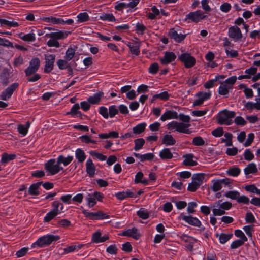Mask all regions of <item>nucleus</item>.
I'll return each instance as SVG.
<instances>
[{
  "mask_svg": "<svg viewBox=\"0 0 260 260\" xmlns=\"http://www.w3.org/2000/svg\"><path fill=\"white\" fill-rule=\"evenodd\" d=\"M135 147L134 150L138 151L142 148L145 144V140L143 138L137 139L134 141Z\"/></svg>",
  "mask_w": 260,
  "mask_h": 260,
  "instance_id": "nucleus-48",
  "label": "nucleus"
},
{
  "mask_svg": "<svg viewBox=\"0 0 260 260\" xmlns=\"http://www.w3.org/2000/svg\"><path fill=\"white\" fill-rule=\"evenodd\" d=\"M118 113V109L116 106L111 105L109 108V116L111 117H114Z\"/></svg>",
  "mask_w": 260,
  "mask_h": 260,
  "instance_id": "nucleus-59",
  "label": "nucleus"
},
{
  "mask_svg": "<svg viewBox=\"0 0 260 260\" xmlns=\"http://www.w3.org/2000/svg\"><path fill=\"white\" fill-rule=\"evenodd\" d=\"M211 95L210 92H199L196 93V97H200L203 101L209 99Z\"/></svg>",
  "mask_w": 260,
  "mask_h": 260,
  "instance_id": "nucleus-62",
  "label": "nucleus"
},
{
  "mask_svg": "<svg viewBox=\"0 0 260 260\" xmlns=\"http://www.w3.org/2000/svg\"><path fill=\"white\" fill-rule=\"evenodd\" d=\"M245 242V241L239 239L236 240L231 243L230 248L232 249H237L243 245Z\"/></svg>",
  "mask_w": 260,
  "mask_h": 260,
  "instance_id": "nucleus-55",
  "label": "nucleus"
},
{
  "mask_svg": "<svg viewBox=\"0 0 260 260\" xmlns=\"http://www.w3.org/2000/svg\"><path fill=\"white\" fill-rule=\"evenodd\" d=\"M178 59L184 63V66L186 68H191L196 63L195 58L188 53H184L181 54L178 57Z\"/></svg>",
  "mask_w": 260,
  "mask_h": 260,
  "instance_id": "nucleus-10",
  "label": "nucleus"
},
{
  "mask_svg": "<svg viewBox=\"0 0 260 260\" xmlns=\"http://www.w3.org/2000/svg\"><path fill=\"white\" fill-rule=\"evenodd\" d=\"M181 217L183 220L191 225L200 227L202 225L201 222L196 217L184 215L182 213L181 214Z\"/></svg>",
  "mask_w": 260,
  "mask_h": 260,
  "instance_id": "nucleus-17",
  "label": "nucleus"
},
{
  "mask_svg": "<svg viewBox=\"0 0 260 260\" xmlns=\"http://www.w3.org/2000/svg\"><path fill=\"white\" fill-rule=\"evenodd\" d=\"M56 56L55 54H47L44 55L45 66L44 72L45 73H49L53 69Z\"/></svg>",
  "mask_w": 260,
  "mask_h": 260,
  "instance_id": "nucleus-8",
  "label": "nucleus"
},
{
  "mask_svg": "<svg viewBox=\"0 0 260 260\" xmlns=\"http://www.w3.org/2000/svg\"><path fill=\"white\" fill-rule=\"evenodd\" d=\"M86 200L87 202V206L90 208L93 207L96 204V201L95 200L92 193H88L86 196Z\"/></svg>",
  "mask_w": 260,
  "mask_h": 260,
  "instance_id": "nucleus-43",
  "label": "nucleus"
},
{
  "mask_svg": "<svg viewBox=\"0 0 260 260\" xmlns=\"http://www.w3.org/2000/svg\"><path fill=\"white\" fill-rule=\"evenodd\" d=\"M184 160L183 164L186 166H194L197 165V162L193 160L194 155L193 154H187L183 156Z\"/></svg>",
  "mask_w": 260,
  "mask_h": 260,
  "instance_id": "nucleus-25",
  "label": "nucleus"
},
{
  "mask_svg": "<svg viewBox=\"0 0 260 260\" xmlns=\"http://www.w3.org/2000/svg\"><path fill=\"white\" fill-rule=\"evenodd\" d=\"M137 215L143 219H147L149 217V213L143 209H141L137 212Z\"/></svg>",
  "mask_w": 260,
  "mask_h": 260,
  "instance_id": "nucleus-63",
  "label": "nucleus"
},
{
  "mask_svg": "<svg viewBox=\"0 0 260 260\" xmlns=\"http://www.w3.org/2000/svg\"><path fill=\"white\" fill-rule=\"evenodd\" d=\"M205 175L203 173H198L194 174L192 177V181L194 182L199 187L203 183Z\"/></svg>",
  "mask_w": 260,
  "mask_h": 260,
  "instance_id": "nucleus-30",
  "label": "nucleus"
},
{
  "mask_svg": "<svg viewBox=\"0 0 260 260\" xmlns=\"http://www.w3.org/2000/svg\"><path fill=\"white\" fill-rule=\"evenodd\" d=\"M235 115L236 113L234 111L224 109L218 113L217 121L220 125H230L233 123L232 119Z\"/></svg>",
  "mask_w": 260,
  "mask_h": 260,
  "instance_id": "nucleus-2",
  "label": "nucleus"
},
{
  "mask_svg": "<svg viewBox=\"0 0 260 260\" xmlns=\"http://www.w3.org/2000/svg\"><path fill=\"white\" fill-rule=\"evenodd\" d=\"M207 16L200 10L194 12H191L187 14L184 19L185 21L189 22L198 23L202 20L205 19Z\"/></svg>",
  "mask_w": 260,
  "mask_h": 260,
  "instance_id": "nucleus-5",
  "label": "nucleus"
},
{
  "mask_svg": "<svg viewBox=\"0 0 260 260\" xmlns=\"http://www.w3.org/2000/svg\"><path fill=\"white\" fill-rule=\"evenodd\" d=\"M30 126V123L29 122H27L26 125L19 124L18 126V132L22 135L23 136H25L27 133L28 129Z\"/></svg>",
  "mask_w": 260,
  "mask_h": 260,
  "instance_id": "nucleus-44",
  "label": "nucleus"
},
{
  "mask_svg": "<svg viewBox=\"0 0 260 260\" xmlns=\"http://www.w3.org/2000/svg\"><path fill=\"white\" fill-rule=\"evenodd\" d=\"M180 239L186 243L187 244L185 246L187 249L190 251L193 250V244L197 242V239L186 234H182L180 236Z\"/></svg>",
  "mask_w": 260,
  "mask_h": 260,
  "instance_id": "nucleus-15",
  "label": "nucleus"
},
{
  "mask_svg": "<svg viewBox=\"0 0 260 260\" xmlns=\"http://www.w3.org/2000/svg\"><path fill=\"white\" fill-rule=\"evenodd\" d=\"M121 235L123 236L132 237L136 240L139 239L141 237V235L138 229L135 227H133L132 229H128L125 231H123Z\"/></svg>",
  "mask_w": 260,
  "mask_h": 260,
  "instance_id": "nucleus-19",
  "label": "nucleus"
},
{
  "mask_svg": "<svg viewBox=\"0 0 260 260\" xmlns=\"http://www.w3.org/2000/svg\"><path fill=\"white\" fill-rule=\"evenodd\" d=\"M168 36L175 42L180 43L185 39L186 35L178 33L174 28H171L168 32Z\"/></svg>",
  "mask_w": 260,
  "mask_h": 260,
  "instance_id": "nucleus-16",
  "label": "nucleus"
},
{
  "mask_svg": "<svg viewBox=\"0 0 260 260\" xmlns=\"http://www.w3.org/2000/svg\"><path fill=\"white\" fill-rule=\"evenodd\" d=\"M244 159L247 161H251L254 159V154L252 153L250 149H247L245 150L244 153Z\"/></svg>",
  "mask_w": 260,
  "mask_h": 260,
  "instance_id": "nucleus-60",
  "label": "nucleus"
},
{
  "mask_svg": "<svg viewBox=\"0 0 260 260\" xmlns=\"http://www.w3.org/2000/svg\"><path fill=\"white\" fill-rule=\"evenodd\" d=\"M40 64L41 61L39 58H32L29 61V66L24 70L26 77H29L36 73L39 70Z\"/></svg>",
  "mask_w": 260,
  "mask_h": 260,
  "instance_id": "nucleus-7",
  "label": "nucleus"
},
{
  "mask_svg": "<svg viewBox=\"0 0 260 260\" xmlns=\"http://www.w3.org/2000/svg\"><path fill=\"white\" fill-rule=\"evenodd\" d=\"M19 84L15 82L8 87L1 94V98L3 100H8L12 95L13 92L18 88Z\"/></svg>",
  "mask_w": 260,
  "mask_h": 260,
  "instance_id": "nucleus-12",
  "label": "nucleus"
},
{
  "mask_svg": "<svg viewBox=\"0 0 260 260\" xmlns=\"http://www.w3.org/2000/svg\"><path fill=\"white\" fill-rule=\"evenodd\" d=\"M70 34L69 31L57 30L56 32L46 34L45 37L58 41V40L64 39Z\"/></svg>",
  "mask_w": 260,
  "mask_h": 260,
  "instance_id": "nucleus-14",
  "label": "nucleus"
},
{
  "mask_svg": "<svg viewBox=\"0 0 260 260\" xmlns=\"http://www.w3.org/2000/svg\"><path fill=\"white\" fill-rule=\"evenodd\" d=\"M237 78L235 76H232L227 79L222 83L225 84L226 86L230 87L231 89L233 88V85L235 84L237 80Z\"/></svg>",
  "mask_w": 260,
  "mask_h": 260,
  "instance_id": "nucleus-49",
  "label": "nucleus"
},
{
  "mask_svg": "<svg viewBox=\"0 0 260 260\" xmlns=\"http://www.w3.org/2000/svg\"><path fill=\"white\" fill-rule=\"evenodd\" d=\"M154 97L158 98V99L163 101H167L169 100V98L170 97V95L167 91H164L160 93L155 94Z\"/></svg>",
  "mask_w": 260,
  "mask_h": 260,
  "instance_id": "nucleus-61",
  "label": "nucleus"
},
{
  "mask_svg": "<svg viewBox=\"0 0 260 260\" xmlns=\"http://www.w3.org/2000/svg\"><path fill=\"white\" fill-rule=\"evenodd\" d=\"M192 144L197 146H201L205 145V142L201 136H197L192 140Z\"/></svg>",
  "mask_w": 260,
  "mask_h": 260,
  "instance_id": "nucleus-51",
  "label": "nucleus"
},
{
  "mask_svg": "<svg viewBox=\"0 0 260 260\" xmlns=\"http://www.w3.org/2000/svg\"><path fill=\"white\" fill-rule=\"evenodd\" d=\"M257 71V68L254 67H251L245 71V75H248L247 79H250L252 75H254Z\"/></svg>",
  "mask_w": 260,
  "mask_h": 260,
  "instance_id": "nucleus-57",
  "label": "nucleus"
},
{
  "mask_svg": "<svg viewBox=\"0 0 260 260\" xmlns=\"http://www.w3.org/2000/svg\"><path fill=\"white\" fill-rule=\"evenodd\" d=\"M258 171L256 165L254 162L249 164L244 169L245 175L255 174Z\"/></svg>",
  "mask_w": 260,
  "mask_h": 260,
  "instance_id": "nucleus-34",
  "label": "nucleus"
},
{
  "mask_svg": "<svg viewBox=\"0 0 260 260\" xmlns=\"http://www.w3.org/2000/svg\"><path fill=\"white\" fill-rule=\"evenodd\" d=\"M82 213L84 216L91 220H101L109 218V216L102 211L96 212H89L87 210H83Z\"/></svg>",
  "mask_w": 260,
  "mask_h": 260,
  "instance_id": "nucleus-9",
  "label": "nucleus"
},
{
  "mask_svg": "<svg viewBox=\"0 0 260 260\" xmlns=\"http://www.w3.org/2000/svg\"><path fill=\"white\" fill-rule=\"evenodd\" d=\"M219 200L212 205L213 207L212 212L214 216H222L225 214V211L230 209L232 207L231 202L226 201L221 203Z\"/></svg>",
  "mask_w": 260,
  "mask_h": 260,
  "instance_id": "nucleus-3",
  "label": "nucleus"
},
{
  "mask_svg": "<svg viewBox=\"0 0 260 260\" xmlns=\"http://www.w3.org/2000/svg\"><path fill=\"white\" fill-rule=\"evenodd\" d=\"M159 156L161 159L169 160L173 158V155L170 148H165L159 152Z\"/></svg>",
  "mask_w": 260,
  "mask_h": 260,
  "instance_id": "nucleus-26",
  "label": "nucleus"
},
{
  "mask_svg": "<svg viewBox=\"0 0 260 260\" xmlns=\"http://www.w3.org/2000/svg\"><path fill=\"white\" fill-rule=\"evenodd\" d=\"M75 49L72 47H69L66 52L64 59L67 60H71L75 56Z\"/></svg>",
  "mask_w": 260,
  "mask_h": 260,
  "instance_id": "nucleus-46",
  "label": "nucleus"
},
{
  "mask_svg": "<svg viewBox=\"0 0 260 260\" xmlns=\"http://www.w3.org/2000/svg\"><path fill=\"white\" fill-rule=\"evenodd\" d=\"M234 234L236 237L240 238L239 240L246 242L248 240L247 238L244 233L240 230H236L234 231Z\"/></svg>",
  "mask_w": 260,
  "mask_h": 260,
  "instance_id": "nucleus-56",
  "label": "nucleus"
},
{
  "mask_svg": "<svg viewBox=\"0 0 260 260\" xmlns=\"http://www.w3.org/2000/svg\"><path fill=\"white\" fill-rule=\"evenodd\" d=\"M212 186L211 188L214 192H217L221 189L222 185H229L230 184V179L226 178L222 179H214L212 181Z\"/></svg>",
  "mask_w": 260,
  "mask_h": 260,
  "instance_id": "nucleus-13",
  "label": "nucleus"
},
{
  "mask_svg": "<svg viewBox=\"0 0 260 260\" xmlns=\"http://www.w3.org/2000/svg\"><path fill=\"white\" fill-rule=\"evenodd\" d=\"M1 26H7L10 27H17L19 26V23L16 21H9L5 19L0 18Z\"/></svg>",
  "mask_w": 260,
  "mask_h": 260,
  "instance_id": "nucleus-39",
  "label": "nucleus"
},
{
  "mask_svg": "<svg viewBox=\"0 0 260 260\" xmlns=\"http://www.w3.org/2000/svg\"><path fill=\"white\" fill-rule=\"evenodd\" d=\"M51 206L53 208H54L59 214L63 213L64 206L63 205L58 201H55L52 203Z\"/></svg>",
  "mask_w": 260,
  "mask_h": 260,
  "instance_id": "nucleus-42",
  "label": "nucleus"
},
{
  "mask_svg": "<svg viewBox=\"0 0 260 260\" xmlns=\"http://www.w3.org/2000/svg\"><path fill=\"white\" fill-rule=\"evenodd\" d=\"M190 125L189 124H185L175 121H172L167 124L168 129H175L178 132L187 134H189L191 133V131L188 128Z\"/></svg>",
  "mask_w": 260,
  "mask_h": 260,
  "instance_id": "nucleus-6",
  "label": "nucleus"
},
{
  "mask_svg": "<svg viewBox=\"0 0 260 260\" xmlns=\"http://www.w3.org/2000/svg\"><path fill=\"white\" fill-rule=\"evenodd\" d=\"M68 61L66 59H58L56 61V64L60 70L69 69L71 73L73 72L72 68L71 66L68 63Z\"/></svg>",
  "mask_w": 260,
  "mask_h": 260,
  "instance_id": "nucleus-32",
  "label": "nucleus"
},
{
  "mask_svg": "<svg viewBox=\"0 0 260 260\" xmlns=\"http://www.w3.org/2000/svg\"><path fill=\"white\" fill-rule=\"evenodd\" d=\"M231 89H232L230 87H228L221 83L218 88V94L220 95H223L226 98L228 96L229 91Z\"/></svg>",
  "mask_w": 260,
  "mask_h": 260,
  "instance_id": "nucleus-37",
  "label": "nucleus"
},
{
  "mask_svg": "<svg viewBox=\"0 0 260 260\" xmlns=\"http://www.w3.org/2000/svg\"><path fill=\"white\" fill-rule=\"evenodd\" d=\"M86 171L90 177H93L95 175V166L90 158H88L86 161Z\"/></svg>",
  "mask_w": 260,
  "mask_h": 260,
  "instance_id": "nucleus-21",
  "label": "nucleus"
},
{
  "mask_svg": "<svg viewBox=\"0 0 260 260\" xmlns=\"http://www.w3.org/2000/svg\"><path fill=\"white\" fill-rule=\"evenodd\" d=\"M100 19L103 21L114 22L116 19L112 13H103L100 16Z\"/></svg>",
  "mask_w": 260,
  "mask_h": 260,
  "instance_id": "nucleus-45",
  "label": "nucleus"
},
{
  "mask_svg": "<svg viewBox=\"0 0 260 260\" xmlns=\"http://www.w3.org/2000/svg\"><path fill=\"white\" fill-rule=\"evenodd\" d=\"M178 114L177 112L172 110H167L160 117V119L162 121H165L168 119H177Z\"/></svg>",
  "mask_w": 260,
  "mask_h": 260,
  "instance_id": "nucleus-22",
  "label": "nucleus"
},
{
  "mask_svg": "<svg viewBox=\"0 0 260 260\" xmlns=\"http://www.w3.org/2000/svg\"><path fill=\"white\" fill-rule=\"evenodd\" d=\"M45 169L49 174L54 175L63 169V167L59 166L57 160L51 159L45 164Z\"/></svg>",
  "mask_w": 260,
  "mask_h": 260,
  "instance_id": "nucleus-4",
  "label": "nucleus"
},
{
  "mask_svg": "<svg viewBox=\"0 0 260 260\" xmlns=\"http://www.w3.org/2000/svg\"><path fill=\"white\" fill-rule=\"evenodd\" d=\"M240 193L237 191H228L225 192L224 196L232 200H236L239 196Z\"/></svg>",
  "mask_w": 260,
  "mask_h": 260,
  "instance_id": "nucleus-50",
  "label": "nucleus"
},
{
  "mask_svg": "<svg viewBox=\"0 0 260 260\" xmlns=\"http://www.w3.org/2000/svg\"><path fill=\"white\" fill-rule=\"evenodd\" d=\"M78 22H84L88 21L89 18L88 14L86 12L80 13L77 15Z\"/></svg>",
  "mask_w": 260,
  "mask_h": 260,
  "instance_id": "nucleus-52",
  "label": "nucleus"
},
{
  "mask_svg": "<svg viewBox=\"0 0 260 260\" xmlns=\"http://www.w3.org/2000/svg\"><path fill=\"white\" fill-rule=\"evenodd\" d=\"M175 143L176 140L171 135L166 134L162 138V144L166 146L174 145Z\"/></svg>",
  "mask_w": 260,
  "mask_h": 260,
  "instance_id": "nucleus-33",
  "label": "nucleus"
},
{
  "mask_svg": "<svg viewBox=\"0 0 260 260\" xmlns=\"http://www.w3.org/2000/svg\"><path fill=\"white\" fill-rule=\"evenodd\" d=\"M18 38L26 42H34L36 40V36L33 30L27 34H24L21 32L18 35Z\"/></svg>",
  "mask_w": 260,
  "mask_h": 260,
  "instance_id": "nucleus-24",
  "label": "nucleus"
},
{
  "mask_svg": "<svg viewBox=\"0 0 260 260\" xmlns=\"http://www.w3.org/2000/svg\"><path fill=\"white\" fill-rule=\"evenodd\" d=\"M109 239L108 235L105 234L102 236V233L100 231H97L93 233L91 240L93 243H99L104 242Z\"/></svg>",
  "mask_w": 260,
  "mask_h": 260,
  "instance_id": "nucleus-18",
  "label": "nucleus"
},
{
  "mask_svg": "<svg viewBox=\"0 0 260 260\" xmlns=\"http://www.w3.org/2000/svg\"><path fill=\"white\" fill-rule=\"evenodd\" d=\"M159 70V65L158 63L154 62L150 65L148 68V72L149 73L155 75L156 74Z\"/></svg>",
  "mask_w": 260,
  "mask_h": 260,
  "instance_id": "nucleus-54",
  "label": "nucleus"
},
{
  "mask_svg": "<svg viewBox=\"0 0 260 260\" xmlns=\"http://www.w3.org/2000/svg\"><path fill=\"white\" fill-rule=\"evenodd\" d=\"M60 239V237L57 235H46L40 237L38 240L31 244V248H41L50 245L53 242Z\"/></svg>",
  "mask_w": 260,
  "mask_h": 260,
  "instance_id": "nucleus-1",
  "label": "nucleus"
},
{
  "mask_svg": "<svg viewBox=\"0 0 260 260\" xmlns=\"http://www.w3.org/2000/svg\"><path fill=\"white\" fill-rule=\"evenodd\" d=\"M210 0H202L201 2L202 7L206 12H209L211 11V8L209 5Z\"/></svg>",
  "mask_w": 260,
  "mask_h": 260,
  "instance_id": "nucleus-64",
  "label": "nucleus"
},
{
  "mask_svg": "<svg viewBox=\"0 0 260 260\" xmlns=\"http://www.w3.org/2000/svg\"><path fill=\"white\" fill-rule=\"evenodd\" d=\"M16 158V155L14 154H8L4 153L2 155L1 162L2 165H6L11 160H12Z\"/></svg>",
  "mask_w": 260,
  "mask_h": 260,
  "instance_id": "nucleus-31",
  "label": "nucleus"
},
{
  "mask_svg": "<svg viewBox=\"0 0 260 260\" xmlns=\"http://www.w3.org/2000/svg\"><path fill=\"white\" fill-rule=\"evenodd\" d=\"M90 154L92 156L95 157L97 159L101 161L105 160L107 159L106 156L103 155L102 153H98L95 151H91L90 152Z\"/></svg>",
  "mask_w": 260,
  "mask_h": 260,
  "instance_id": "nucleus-58",
  "label": "nucleus"
},
{
  "mask_svg": "<svg viewBox=\"0 0 260 260\" xmlns=\"http://www.w3.org/2000/svg\"><path fill=\"white\" fill-rule=\"evenodd\" d=\"M146 123L145 122L137 124L133 128V132L134 134L139 135L143 133L146 128Z\"/></svg>",
  "mask_w": 260,
  "mask_h": 260,
  "instance_id": "nucleus-40",
  "label": "nucleus"
},
{
  "mask_svg": "<svg viewBox=\"0 0 260 260\" xmlns=\"http://www.w3.org/2000/svg\"><path fill=\"white\" fill-rule=\"evenodd\" d=\"M216 237H218L220 243L224 244L227 242L230 239L232 238L233 237V234H225V233H221V234H216Z\"/></svg>",
  "mask_w": 260,
  "mask_h": 260,
  "instance_id": "nucleus-35",
  "label": "nucleus"
},
{
  "mask_svg": "<svg viewBox=\"0 0 260 260\" xmlns=\"http://www.w3.org/2000/svg\"><path fill=\"white\" fill-rule=\"evenodd\" d=\"M104 96V93L102 91L98 92L88 99V102L92 104H98L102 97Z\"/></svg>",
  "mask_w": 260,
  "mask_h": 260,
  "instance_id": "nucleus-28",
  "label": "nucleus"
},
{
  "mask_svg": "<svg viewBox=\"0 0 260 260\" xmlns=\"http://www.w3.org/2000/svg\"><path fill=\"white\" fill-rule=\"evenodd\" d=\"M134 155L139 158L140 160L143 162L145 160H152L154 157L153 153H148L145 154H140L139 153H134Z\"/></svg>",
  "mask_w": 260,
  "mask_h": 260,
  "instance_id": "nucleus-29",
  "label": "nucleus"
},
{
  "mask_svg": "<svg viewBox=\"0 0 260 260\" xmlns=\"http://www.w3.org/2000/svg\"><path fill=\"white\" fill-rule=\"evenodd\" d=\"M135 31L138 35H143L147 30L146 27L142 23H137L135 27Z\"/></svg>",
  "mask_w": 260,
  "mask_h": 260,
  "instance_id": "nucleus-47",
  "label": "nucleus"
},
{
  "mask_svg": "<svg viewBox=\"0 0 260 260\" xmlns=\"http://www.w3.org/2000/svg\"><path fill=\"white\" fill-rule=\"evenodd\" d=\"M228 36L235 42L241 41L243 37L241 29L236 25L231 26L229 28Z\"/></svg>",
  "mask_w": 260,
  "mask_h": 260,
  "instance_id": "nucleus-11",
  "label": "nucleus"
},
{
  "mask_svg": "<svg viewBox=\"0 0 260 260\" xmlns=\"http://www.w3.org/2000/svg\"><path fill=\"white\" fill-rule=\"evenodd\" d=\"M79 139L82 143L86 144L92 143L96 144V141L92 140L91 138L88 135H82L80 137Z\"/></svg>",
  "mask_w": 260,
  "mask_h": 260,
  "instance_id": "nucleus-53",
  "label": "nucleus"
},
{
  "mask_svg": "<svg viewBox=\"0 0 260 260\" xmlns=\"http://www.w3.org/2000/svg\"><path fill=\"white\" fill-rule=\"evenodd\" d=\"M59 214L54 208H53L50 211L48 212L44 217V222H49L53 219L55 217Z\"/></svg>",
  "mask_w": 260,
  "mask_h": 260,
  "instance_id": "nucleus-36",
  "label": "nucleus"
},
{
  "mask_svg": "<svg viewBox=\"0 0 260 260\" xmlns=\"http://www.w3.org/2000/svg\"><path fill=\"white\" fill-rule=\"evenodd\" d=\"M73 159V156L68 155V156L65 157L63 155H59L57 158L58 164H59V166L61 164H63L64 166H67L69 165L72 161Z\"/></svg>",
  "mask_w": 260,
  "mask_h": 260,
  "instance_id": "nucleus-27",
  "label": "nucleus"
},
{
  "mask_svg": "<svg viewBox=\"0 0 260 260\" xmlns=\"http://www.w3.org/2000/svg\"><path fill=\"white\" fill-rule=\"evenodd\" d=\"M226 174L230 176L237 177L241 173L240 168L237 167H232L230 168L226 172Z\"/></svg>",
  "mask_w": 260,
  "mask_h": 260,
  "instance_id": "nucleus-41",
  "label": "nucleus"
},
{
  "mask_svg": "<svg viewBox=\"0 0 260 260\" xmlns=\"http://www.w3.org/2000/svg\"><path fill=\"white\" fill-rule=\"evenodd\" d=\"M42 184V182H38L32 184L28 188V193L31 196H38L40 194L39 188Z\"/></svg>",
  "mask_w": 260,
  "mask_h": 260,
  "instance_id": "nucleus-23",
  "label": "nucleus"
},
{
  "mask_svg": "<svg viewBox=\"0 0 260 260\" xmlns=\"http://www.w3.org/2000/svg\"><path fill=\"white\" fill-rule=\"evenodd\" d=\"M75 156L78 162L82 163L86 159V155L84 151L80 148H78L75 151Z\"/></svg>",
  "mask_w": 260,
  "mask_h": 260,
  "instance_id": "nucleus-38",
  "label": "nucleus"
},
{
  "mask_svg": "<svg viewBox=\"0 0 260 260\" xmlns=\"http://www.w3.org/2000/svg\"><path fill=\"white\" fill-rule=\"evenodd\" d=\"M176 58V55L173 52H166L162 58L160 59L161 64L164 65L168 64L174 61Z\"/></svg>",
  "mask_w": 260,
  "mask_h": 260,
  "instance_id": "nucleus-20",
  "label": "nucleus"
}]
</instances>
